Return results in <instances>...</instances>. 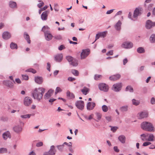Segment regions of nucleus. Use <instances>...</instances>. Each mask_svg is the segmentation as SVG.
Listing matches in <instances>:
<instances>
[{"label": "nucleus", "instance_id": "1", "mask_svg": "<svg viewBox=\"0 0 155 155\" xmlns=\"http://www.w3.org/2000/svg\"><path fill=\"white\" fill-rule=\"evenodd\" d=\"M45 89L42 87L35 88L32 92L33 97L39 101L42 98Z\"/></svg>", "mask_w": 155, "mask_h": 155}, {"label": "nucleus", "instance_id": "2", "mask_svg": "<svg viewBox=\"0 0 155 155\" xmlns=\"http://www.w3.org/2000/svg\"><path fill=\"white\" fill-rule=\"evenodd\" d=\"M141 128L143 130L150 132L153 131L154 127L152 124L148 122H143L141 124Z\"/></svg>", "mask_w": 155, "mask_h": 155}, {"label": "nucleus", "instance_id": "3", "mask_svg": "<svg viewBox=\"0 0 155 155\" xmlns=\"http://www.w3.org/2000/svg\"><path fill=\"white\" fill-rule=\"evenodd\" d=\"M56 152V150L55 149V147L54 145L51 146L50 149L48 152H45L43 155H55Z\"/></svg>", "mask_w": 155, "mask_h": 155}, {"label": "nucleus", "instance_id": "4", "mask_svg": "<svg viewBox=\"0 0 155 155\" xmlns=\"http://www.w3.org/2000/svg\"><path fill=\"white\" fill-rule=\"evenodd\" d=\"M99 89L104 92H107L108 91L109 87L108 85L105 84L101 83L98 85Z\"/></svg>", "mask_w": 155, "mask_h": 155}, {"label": "nucleus", "instance_id": "5", "mask_svg": "<svg viewBox=\"0 0 155 155\" xmlns=\"http://www.w3.org/2000/svg\"><path fill=\"white\" fill-rule=\"evenodd\" d=\"M142 12V9L141 8H136L134 12L133 18L136 20L138 16L140 15Z\"/></svg>", "mask_w": 155, "mask_h": 155}, {"label": "nucleus", "instance_id": "6", "mask_svg": "<svg viewBox=\"0 0 155 155\" xmlns=\"http://www.w3.org/2000/svg\"><path fill=\"white\" fill-rule=\"evenodd\" d=\"M75 105L77 108L81 110H83L84 108V102L82 101H77L75 103Z\"/></svg>", "mask_w": 155, "mask_h": 155}, {"label": "nucleus", "instance_id": "7", "mask_svg": "<svg viewBox=\"0 0 155 155\" xmlns=\"http://www.w3.org/2000/svg\"><path fill=\"white\" fill-rule=\"evenodd\" d=\"M90 52V50L89 49L82 50L81 54V59H85L89 54Z\"/></svg>", "mask_w": 155, "mask_h": 155}, {"label": "nucleus", "instance_id": "8", "mask_svg": "<svg viewBox=\"0 0 155 155\" xmlns=\"http://www.w3.org/2000/svg\"><path fill=\"white\" fill-rule=\"evenodd\" d=\"M122 87V84L121 83H118L113 85V90L115 91L118 92L120 91Z\"/></svg>", "mask_w": 155, "mask_h": 155}, {"label": "nucleus", "instance_id": "9", "mask_svg": "<svg viewBox=\"0 0 155 155\" xmlns=\"http://www.w3.org/2000/svg\"><path fill=\"white\" fill-rule=\"evenodd\" d=\"M32 99L29 97H25L24 100V104L27 106L30 105L32 103Z\"/></svg>", "mask_w": 155, "mask_h": 155}, {"label": "nucleus", "instance_id": "10", "mask_svg": "<svg viewBox=\"0 0 155 155\" xmlns=\"http://www.w3.org/2000/svg\"><path fill=\"white\" fill-rule=\"evenodd\" d=\"M4 85L9 88H13L14 87V83L9 80H5L3 82Z\"/></svg>", "mask_w": 155, "mask_h": 155}, {"label": "nucleus", "instance_id": "11", "mask_svg": "<svg viewBox=\"0 0 155 155\" xmlns=\"http://www.w3.org/2000/svg\"><path fill=\"white\" fill-rule=\"evenodd\" d=\"M154 26H155V22H153L150 20H148L146 21V27L147 29H150Z\"/></svg>", "mask_w": 155, "mask_h": 155}, {"label": "nucleus", "instance_id": "12", "mask_svg": "<svg viewBox=\"0 0 155 155\" xmlns=\"http://www.w3.org/2000/svg\"><path fill=\"white\" fill-rule=\"evenodd\" d=\"M133 46L132 43L130 42L126 41L124 42L122 47L125 48L129 49L132 48Z\"/></svg>", "mask_w": 155, "mask_h": 155}, {"label": "nucleus", "instance_id": "13", "mask_svg": "<svg viewBox=\"0 0 155 155\" xmlns=\"http://www.w3.org/2000/svg\"><path fill=\"white\" fill-rule=\"evenodd\" d=\"M95 106L96 104L94 102H88L87 104V109L89 110H92L94 109Z\"/></svg>", "mask_w": 155, "mask_h": 155}, {"label": "nucleus", "instance_id": "14", "mask_svg": "<svg viewBox=\"0 0 155 155\" xmlns=\"http://www.w3.org/2000/svg\"><path fill=\"white\" fill-rule=\"evenodd\" d=\"M13 129L16 133H20L22 131V128L21 126L17 125L14 126L13 127Z\"/></svg>", "mask_w": 155, "mask_h": 155}, {"label": "nucleus", "instance_id": "15", "mask_svg": "<svg viewBox=\"0 0 155 155\" xmlns=\"http://www.w3.org/2000/svg\"><path fill=\"white\" fill-rule=\"evenodd\" d=\"M63 57V55L62 54H58L54 56V60L57 62H60L62 60Z\"/></svg>", "mask_w": 155, "mask_h": 155}, {"label": "nucleus", "instance_id": "16", "mask_svg": "<svg viewBox=\"0 0 155 155\" xmlns=\"http://www.w3.org/2000/svg\"><path fill=\"white\" fill-rule=\"evenodd\" d=\"M54 91L51 89H50L44 95V98L45 100L48 99L52 95Z\"/></svg>", "mask_w": 155, "mask_h": 155}, {"label": "nucleus", "instance_id": "17", "mask_svg": "<svg viewBox=\"0 0 155 155\" xmlns=\"http://www.w3.org/2000/svg\"><path fill=\"white\" fill-rule=\"evenodd\" d=\"M11 36V34L8 32L5 31L2 34V38L5 40H8L10 38Z\"/></svg>", "mask_w": 155, "mask_h": 155}, {"label": "nucleus", "instance_id": "18", "mask_svg": "<svg viewBox=\"0 0 155 155\" xmlns=\"http://www.w3.org/2000/svg\"><path fill=\"white\" fill-rule=\"evenodd\" d=\"M49 12L46 11L44 12L41 15V18L43 21L46 20L47 19L48 14Z\"/></svg>", "mask_w": 155, "mask_h": 155}, {"label": "nucleus", "instance_id": "19", "mask_svg": "<svg viewBox=\"0 0 155 155\" xmlns=\"http://www.w3.org/2000/svg\"><path fill=\"white\" fill-rule=\"evenodd\" d=\"M45 39L47 41L51 40L53 36L50 33V31L44 34Z\"/></svg>", "mask_w": 155, "mask_h": 155}, {"label": "nucleus", "instance_id": "20", "mask_svg": "<svg viewBox=\"0 0 155 155\" xmlns=\"http://www.w3.org/2000/svg\"><path fill=\"white\" fill-rule=\"evenodd\" d=\"M35 81L36 83L38 84H41L43 81V79L41 77H35Z\"/></svg>", "mask_w": 155, "mask_h": 155}, {"label": "nucleus", "instance_id": "21", "mask_svg": "<svg viewBox=\"0 0 155 155\" xmlns=\"http://www.w3.org/2000/svg\"><path fill=\"white\" fill-rule=\"evenodd\" d=\"M120 74H117L110 77L109 79L111 81H115L120 78Z\"/></svg>", "mask_w": 155, "mask_h": 155}, {"label": "nucleus", "instance_id": "22", "mask_svg": "<svg viewBox=\"0 0 155 155\" xmlns=\"http://www.w3.org/2000/svg\"><path fill=\"white\" fill-rule=\"evenodd\" d=\"M2 136L3 139L5 140H6L8 138H11L10 133L9 131H7L3 134Z\"/></svg>", "mask_w": 155, "mask_h": 155}, {"label": "nucleus", "instance_id": "23", "mask_svg": "<svg viewBox=\"0 0 155 155\" xmlns=\"http://www.w3.org/2000/svg\"><path fill=\"white\" fill-rule=\"evenodd\" d=\"M122 23L119 20L114 25V28L117 31H120L121 28Z\"/></svg>", "mask_w": 155, "mask_h": 155}, {"label": "nucleus", "instance_id": "24", "mask_svg": "<svg viewBox=\"0 0 155 155\" xmlns=\"http://www.w3.org/2000/svg\"><path fill=\"white\" fill-rule=\"evenodd\" d=\"M119 140L122 143H125L126 140V137L124 135H121L118 137Z\"/></svg>", "mask_w": 155, "mask_h": 155}, {"label": "nucleus", "instance_id": "25", "mask_svg": "<svg viewBox=\"0 0 155 155\" xmlns=\"http://www.w3.org/2000/svg\"><path fill=\"white\" fill-rule=\"evenodd\" d=\"M128 107L127 105L124 106L120 107V110L122 112H125L128 111Z\"/></svg>", "mask_w": 155, "mask_h": 155}, {"label": "nucleus", "instance_id": "26", "mask_svg": "<svg viewBox=\"0 0 155 155\" xmlns=\"http://www.w3.org/2000/svg\"><path fill=\"white\" fill-rule=\"evenodd\" d=\"M89 89L85 87H84L83 89H81V92L85 95H86L89 92Z\"/></svg>", "mask_w": 155, "mask_h": 155}, {"label": "nucleus", "instance_id": "27", "mask_svg": "<svg viewBox=\"0 0 155 155\" xmlns=\"http://www.w3.org/2000/svg\"><path fill=\"white\" fill-rule=\"evenodd\" d=\"M148 114L147 112H144L141 113L140 114V119H142L148 117Z\"/></svg>", "mask_w": 155, "mask_h": 155}, {"label": "nucleus", "instance_id": "28", "mask_svg": "<svg viewBox=\"0 0 155 155\" xmlns=\"http://www.w3.org/2000/svg\"><path fill=\"white\" fill-rule=\"evenodd\" d=\"M24 36L25 39L26 40L28 43V44H30L31 41L30 40V37L28 34L26 32H24Z\"/></svg>", "mask_w": 155, "mask_h": 155}, {"label": "nucleus", "instance_id": "29", "mask_svg": "<svg viewBox=\"0 0 155 155\" xmlns=\"http://www.w3.org/2000/svg\"><path fill=\"white\" fill-rule=\"evenodd\" d=\"M9 6L12 8H14L17 7V4L16 2L12 1H10L9 2Z\"/></svg>", "mask_w": 155, "mask_h": 155}, {"label": "nucleus", "instance_id": "30", "mask_svg": "<svg viewBox=\"0 0 155 155\" xmlns=\"http://www.w3.org/2000/svg\"><path fill=\"white\" fill-rule=\"evenodd\" d=\"M49 28L47 26H44L42 28L41 30L45 34L50 32L49 31Z\"/></svg>", "mask_w": 155, "mask_h": 155}, {"label": "nucleus", "instance_id": "31", "mask_svg": "<svg viewBox=\"0 0 155 155\" xmlns=\"http://www.w3.org/2000/svg\"><path fill=\"white\" fill-rule=\"evenodd\" d=\"M67 96L70 99H72L74 98V95L72 93H71L69 91H68L67 92Z\"/></svg>", "mask_w": 155, "mask_h": 155}, {"label": "nucleus", "instance_id": "32", "mask_svg": "<svg viewBox=\"0 0 155 155\" xmlns=\"http://www.w3.org/2000/svg\"><path fill=\"white\" fill-rule=\"evenodd\" d=\"M70 64L73 66H76L78 64L77 60L74 58L71 62L70 63Z\"/></svg>", "mask_w": 155, "mask_h": 155}, {"label": "nucleus", "instance_id": "33", "mask_svg": "<svg viewBox=\"0 0 155 155\" xmlns=\"http://www.w3.org/2000/svg\"><path fill=\"white\" fill-rule=\"evenodd\" d=\"M148 136L147 135L143 134L140 135V138L143 141H145L147 140L146 137Z\"/></svg>", "mask_w": 155, "mask_h": 155}, {"label": "nucleus", "instance_id": "34", "mask_svg": "<svg viewBox=\"0 0 155 155\" xmlns=\"http://www.w3.org/2000/svg\"><path fill=\"white\" fill-rule=\"evenodd\" d=\"M10 47L12 49H17V45L16 44L12 42L10 45Z\"/></svg>", "mask_w": 155, "mask_h": 155}, {"label": "nucleus", "instance_id": "35", "mask_svg": "<svg viewBox=\"0 0 155 155\" xmlns=\"http://www.w3.org/2000/svg\"><path fill=\"white\" fill-rule=\"evenodd\" d=\"M137 51L139 53H142L144 52L145 50L143 48L140 47L137 48Z\"/></svg>", "mask_w": 155, "mask_h": 155}, {"label": "nucleus", "instance_id": "36", "mask_svg": "<svg viewBox=\"0 0 155 155\" xmlns=\"http://www.w3.org/2000/svg\"><path fill=\"white\" fill-rule=\"evenodd\" d=\"M150 40L151 42H155V34H153L150 36Z\"/></svg>", "mask_w": 155, "mask_h": 155}, {"label": "nucleus", "instance_id": "37", "mask_svg": "<svg viewBox=\"0 0 155 155\" xmlns=\"http://www.w3.org/2000/svg\"><path fill=\"white\" fill-rule=\"evenodd\" d=\"M132 104L135 106L138 105L140 104V101H139L136 100L134 99H133L132 100Z\"/></svg>", "mask_w": 155, "mask_h": 155}, {"label": "nucleus", "instance_id": "38", "mask_svg": "<svg viewBox=\"0 0 155 155\" xmlns=\"http://www.w3.org/2000/svg\"><path fill=\"white\" fill-rule=\"evenodd\" d=\"M154 138V136L152 134H149L148 139L147 140L149 141H153Z\"/></svg>", "mask_w": 155, "mask_h": 155}, {"label": "nucleus", "instance_id": "39", "mask_svg": "<svg viewBox=\"0 0 155 155\" xmlns=\"http://www.w3.org/2000/svg\"><path fill=\"white\" fill-rule=\"evenodd\" d=\"M126 91H129L130 92H132L133 91V88L130 86H128L126 88Z\"/></svg>", "mask_w": 155, "mask_h": 155}, {"label": "nucleus", "instance_id": "40", "mask_svg": "<svg viewBox=\"0 0 155 155\" xmlns=\"http://www.w3.org/2000/svg\"><path fill=\"white\" fill-rule=\"evenodd\" d=\"M72 74L75 76H78L79 75V72L78 70L75 69H73L71 70Z\"/></svg>", "mask_w": 155, "mask_h": 155}, {"label": "nucleus", "instance_id": "41", "mask_svg": "<svg viewBox=\"0 0 155 155\" xmlns=\"http://www.w3.org/2000/svg\"><path fill=\"white\" fill-rule=\"evenodd\" d=\"M56 147L59 151H62L64 147V145L63 144L61 145H57Z\"/></svg>", "mask_w": 155, "mask_h": 155}, {"label": "nucleus", "instance_id": "42", "mask_svg": "<svg viewBox=\"0 0 155 155\" xmlns=\"http://www.w3.org/2000/svg\"><path fill=\"white\" fill-rule=\"evenodd\" d=\"M31 114H27L24 115H21L20 116V117L23 119L29 118L31 116Z\"/></svg>", "mask_w": 155, "mask_h": 155}, {"label": "nucleus", "instance_id": "43", "mask_svg": "<svg viewBox=\"0 0 155 155\" xmlns=\"http://www.w3.org/2000/svg\"><path fill=\"white\" fill-rule=\"evenodd\" d=\"M25 71L26 72H31L33 74H35L36 72V71L35 70L31 68L27 69Z\"/></svg>", "mask_w": 155, "mask_h": 155}, {"label": "nucleus", "instance_id": "44", "mask_svg": "<svg viewBox=\"0 0 155 155\" xmlns=\"http://www.w3.org/2000/svg\"><path fill=\"white\" fill-rule=\"evenodd\" d=\"M7 152V149L6 148H0V153H6Z\"/></svg>", "mask_w": 155, "mask_h": 155}, {"label": "nucleus", "instance_id": "45", "mask_svg": "<svg viewBox=\"0 0 155 155\" xmlns=\"http://www.w3.org/2000/svg\"><path fill=\"white\" fill-rule=\"evenodd\" d=\"M102 110L104 112H107L108 110V108L105 105L102 106Z\"/></svg>", "mask_w": 155, "mask_h": 155}, {"label": "nucleus", "instance_id": "46", "mask_svg": "<svg viewBox=\"0 0 155 155\" xmlns=\"http://www.w3.org/2000/svg\"><path fill=\"white\" fill-rule=\"evenodd\" d=\"M66 59L69 63H70L74 59V58L71 56H68L66 57Z\"/></svg>", "mask_w": 155, "mask_h": 155}, {"label": "nucleus", "instance_id": "47", "mask_svg": "<svg viewBox=\"0 0 155 155\" xmlns=\"http://www.w3.org/2000/svg\"><path fill=\"white\" fill-rule=\"evenodd\" d=\"M38 2H40L41 3L38 4L37 5V6L39 8H41V7L44 5V3L41 0H39Z\"/></svg>", "mask_w": 155, "mask_h": 155}, {"label": "nucleus", "instance_id": "48", "mask_svg": "<svg viewBox=\"0 0 155 155\" xmlns=\"http://www.w3.org/2000/svg\"><path fill=\"white\" fill-rule=\"evenodd\" d=\"M54 37V39L58 40H60L62 39V36L60 35H56Z\"/></svg>", "mask_w": 155, "mask_h": 155}, {"label": "nucleus", "instance_id": "49", "mask_svg": "<svg viewBox=\"0 0 155 155\" xmlns=\"http://www.w3.org/2000/svg\"><path fill=\"white\" fill-rule=\"evenodd\" d=\"M96 115L97 116V119L99 120H100L101 117L102 115L101 114L98 112H97L95 113Z\"/></svg>", "mask_w": 155, "mask_h": 155}, {"label": "nucleus", "instance_id": "50", "mask_svg": "<svg viewBox=\"0 0 155 155\" xmlns=\"http://www.w3.org/2000/svg\"><path fill=\"white\" fill-rule=\"evenodd\" d=\"M62 91V90L60 87H56V89L55 94H57L58 93L61 92Z\"/></svg>", "mask_w": 155, "mask_h": 155}, {"label": "nucleus", "instance_id": "51", "mask_svg": "<svg viewBox=\"0 0 155 155\" xmlns=\"http://www.w3.org/2000/svg\"><path fill=\"white\" fill-rule=\"evenodd\" d=\"M107 31H104L102 32H101L99 33L101 37L104 38L106 36V33Z\"/></svg>", "mask_w": 155, "mask_h": 155}, {"label": "nucleus", "instance_id": "52", "mask_svg": "<svg viewBox=\"0 0 155 155\" xmlns=\"http://www.w3.org/2000/svg\"><path fill=\"white\" fill-rule=\"evenodd\" d=\"M18 103V101L16 100H13L12 102V106L14 107L16 106Z\"/></svg>", "mask_w": 155, "mask_h": 155}, {"label": "nucleus", "instance_id": "53", "mask_svg": "<svg viewBox=\"0 0 155 155\" xmlns=\"http://www.w3.org/2000/svg\"><path fill=\"white\" fill-rule=\"evenodd\" d=\"M111 127V130L113 132H115L117 129H118V127Z\"/></svg>", "mask_w": 155, "mask_h": 155}, {"label": "nucleus", "instance_id": "54", "mask_svg": "<svg viewBox=\"0 0 155 155\" xmlns=\"http://www.w3.org/2000/svg\"><path fill=\"white\" fill-rule=\"evenodd\" d=\"M128 18L133 21H135L136 20L135 19H134V18H133L132 17V14L130 12H129L128 15Z\"/></svg>", "mask_w": 155, "mask_h": 155}, {"label": "nucleus", "instance_id": "55", "mask_svg": "<svg viewBox=\"0 0 155 155\" xmlns=\"http://www.w3.org/2000/svg\"><path fill=\"white\" fill-rule=\"evenodd\" d=\"M113 54V50H110L106 54L107 56L109 55H112Z\"/></svg>", "mask_w": 155, "mask_h": 155}, {"label": "nucleus", "instance_id": "56", "mask_svg": "<svg viewBox=\"0 0 155 155\" xmlns=\"http://www.w3.org/2000/svg\"><path fill=\"white\" fill-rule=\"evenodd\" d=\"M153 5L152 4H150L148 5L147 8V10L149 11H150L151 9L152 8L153 6Z\"/></svg>", "mask_w": 155, "mask_h": 155}, {"label": "nucleus", "instance_id": "57", "mask_svg": "<svg viewBox=\"0 0 155 155\" xmlns=\"http://www.w3.org/2000/svg\"><path fill=\"white\" fill-rule=\"evenodd\" d=\"M151 144V143L150 142H145L143 143V146H147Z\"/></svg>", "mask_w": 155, "mask_h": 155}, {"label": "nucleus", "instance_id": "58", "mask_svg": "<svg viewBox=\"0 0 155 155\" xmlns=\"http://www.w3.org/2000/svg\"><path fill=\"white\" fill-rule=\"evenodd\" d=\"M69 143V144H68V143L66 142H64L63 144V145H67L69 147H72V143L71 142H70Z\"/></svg>", "mask_w": 155, "mask_h": 155}, {"label": "nucleus", "instance_id": "59", "mask_svg": "<svg viewBox=\"0 0 155 155\" xmlns=\"http://www.w3.org/2000/svg\"><path fill=\"white\" fill-rule=\"evenodd\" d=\"M43 142H38L36 143V146L37 147H38L42 146L43 145Z\"/></svg>", "mask_w": 155, "mask_h": 155}, {"label": "nucleus", "instance_id": "60", "mask_svg": "<svg viewBox=\"0 0 155 155\" xmlns=\"http://www.w3.org/2000/svg\"><path fill=\"white\" fill-rule=\"evenodd\" d=\"M101 77V75H95L94 79L96 80H98V78Z\"/></svg>", "mask_w": 155, "mask_h": 155}, {"label": "nucleus", "instance_id": "61", "mask_svg": "<svg viewBox=\"0 0 155 155\" xmlns=\"http://www.w3.org/2000/svg\"><path fill=\"white\" fill-rule=\"evenodd\" d=\"M100 37H101V36L99 33L97 34L95 37V40L94 42L92 43H94L97 39H99Z\"/></svg>", "mask_w": 155, "mask_h": 155}, {"label": "nucleus", "instance_id": "62", "mask_svg": "<svg viewBox=\"0 0 155 155\" xmlns=\"http://www.w3.org/2000/svg\"><path fill=\"white\" fill-rule=\"evenodd\" d=\"M150 103L152 104H155V99L154 97H152L150 100Z\"/></svg>", "mask_w": 155, "mask_h": 155}, {"label": "nucleus", "instance_id": "63", "mask_svg": "<svg viewBox=\"0 0 155 155\" xmlns=\"http://www.w3.org/2000/svg\"><path fill=\"white\" fill-rule=\"evenodd\" d=\"M65 47L64 45H61L58 47V50L61 51L64 49L65 48Z\"/></svg>", "mask_w": 155, "mask_h": 155}, {"label": "nucleus", "instance_id": "64", "mask_svg": "<svg viewBox=\"0 0 155 155\" xmlns=\"http://www.w3.org/2000/svg\"><path fill=\"white\" fill-rule=\"evenodd\" d=\"M114 150L116 152L118 153L119 151V150L117 146H115L114 147Z\"/></svg>", "mask_w": 155, "mask_h": 155}]
</instances>
